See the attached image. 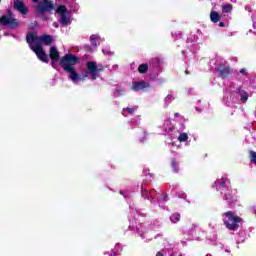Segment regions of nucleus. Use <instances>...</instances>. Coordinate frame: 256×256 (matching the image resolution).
<instances>
[{"instance_id": "f257e3e1", "label": "nucleus", "mask_w": 256, "mask_h": 256, "mask_svg": "<svg viewBox=\"0 0 256 256\" xmlns=\"http://www.w3.org/2000/svg\"><path fill=\"white\" fill-rule=\"evenodd\" d=\"M26 39L30 49L36 53L38 59L43 61V63H49V57H47V54L43 50V45L52 44L53 37L49 35L39 36L35 33H30L27 35Z\"/></svg>"}, {"instance_id": "f03ea898", "label": "nucleus", "mask_w": 256, "mask_h": 256, "mask_svg": "<svg viewBox=\"0 0 256 256\" xmlns=\"http://www.w3.org/2000/svg\"><path fill=\"white\" fill-rule=\"evenodd\" d=\"M79 62V58L73 54H66L62 57L60 60V65L63 67L64 71L69 74V79L74 83V85H77L79 81H85L86 76H81L75 71V67L73 65H77Z\"/></svg>"}, {"instance_id": "7ed1b4c3", "label": "nucleus", "mask_w": 256, "mask_h": 256, "mask_svg": "<svg viewBox=\"0 0 256 256\" xmlns=\"http://www.w3.org/2000/svg\"><path fill=\"white\" fill-rule=\"evenodd\" d=\"M224 225L230 231H235L239 227V223H241V217L237 216L235 212L228 211L222 215Z\"/></svg>"}, {"instance_id": "20e7f679", "label": "nucleus", "mask_w": 256, "mask_h": 256, "mask_svg": "<svg viewBox=\"0 0 256 256\" xmlns=\"http://www.w3.org/2000/svg\"><path fill=\"white\" fill-rule=\"evenodd\" d=\"M86 73L80 75V77H85V79H87V77H89L90 75V79L92 81H95V79H97L99 77V73H101V71H103V68L97 66V63L95 62H87L86 63Z\"/></svg>"}, {"instance_id": "39448f33", "label": "nucleus", "mask_w": 256, "mask_h": 256, "mask_svg": "<svg viewBox=\"0 0 256 256\" xmlns=\"http://www.w3.org/2000/svg\"><path fill=\"white\" fill-rule=\"evenodd\" d=\"M0 25H4L5 27L15 29L19 27V21L15 19V16H13V13L9 10L8 15L1 16Z\"/></svg>"}, {"instance_id": "423d86ee", "label": "nucleus", "mask_w": 256, "mask_h": 256, "mask_svg": "<svg viewBox=\"0 0 256 256\" xmlns=\"http://www.w3.org/2000/svg\"><path fill=\"white\" fill-rule=\"evenodd\" d=\"M34 3H37L39 0H32ZM55 9V5L51 0H43V4H38L35 7V11L38 15H43L44 13H49Z\"/></svg>"}, {"instance_id": "0eeeda50", "label": "nucleus", "mask_w": 256, "mask_h": 256, "mask_svg": "<svg viewBox=\"0 0 256 256\" xmlns=\"http://www.w3.org/2000/svg\"><path fill=\"white\" fill-rule=\"evenodd\" d=\"M227 178L222 177L216 180L214 187H216L217 191H220V193H224L226 201H230L231 194L227 193Z\"/></svg>"}, {"instance_id": "6e6552de", "label": "nucleus", "mask_w": 256, "mask_h": 256, "mask_svg": "<svg viewBox=\"0 0 256 256\" xmlns=\"http://www.w3.org/2000/svg\"><path fill=\"white\" fill-rule=\"evenodd\" d=\"M57 13L60 16V23L64 27H67L71 23V16L69 15V12H67V7L65 6H59L57 8Z\"/></svg>"}, {"instance_id": "1a4fd4ad", "label": "nucleus", "mask_w": 256, "mask_h": 256, "mask_svg": "<svg viewBox=\"0 0 256 256\" xmlns=\"http://www.w3.org/2000/svg\"><path fill=\"white\" fill-rule=\"evenodd\" d=\"M150 85L149 83L145 81H138L132 83V91H143V89H149Z\"/></svg>"}, {"instance_id": "9d476101", "label": "nucleus", "mask_w": 256, "mask_h": 256, "mask_svg": "<svg viewBox=\"0 0 256 256\" xmlns=\"http://www.w3.org/2000/svg\"><path fill=\"white\" fill-rule=\"evenodd\" d=\"M14 7H15V9H17V11L22 13V15H26L27 14V8H25V4L23 3V1H21V0H14Z\"/></svg>"}, {"instance_id": "9b49d317", "label": "nucleus", "mask_w": 256, "mask_h": 256, "mask_svg": "<svg viewBox=\"0 0 256 256\" xmlns=\"http://www.w3.org/2000/svg\"><path fill=\"white\" fill-rule=\"evenodd\" d=\"M50 59L52 61V65L54 63H57V61H59V50H57L55 46H52L50 48Z\"/></svg>"}, {"instance_id": "f8f14e48", "label": "nucleus", "mask_w": 256, "mask_h": 256, "mask_svg": "<svg viewBox=\"0 0 256 256\" xmlns=\"http://www.w3.org/2000/svg\"><path fill=\"white\" fill-rule=\"evenodd\" d=\"M90 41H91L92 45H94V47H99V45H101V41H103V39H101V36L94 34L90 37Z\"/></svg>"}, {"instance_id": "ddd939ff", "label": "nucleus", "mask_w": 256, "mask_h": 256, "mask_svg": "<svg viewBox=\"0 0 256 256\" xmlns=\"http://www.w3.org/2000/svg\"><path fill=\"white\" fill-rule=\"evenodd\" d=\"M210 19L212 23H219V21H221V16L219 13H217V11H212L210 14Z\"/></svg>"}, {"instance_id": "4468645a", "label": "nucleus", "mask_w": 256, "mask_h": 256, "mask_svg": "<svg viewBox=\"0 0 256 256\" xmlns=\"http://www.w3.org/2000/svg\"><path fill=\"white\" fill-rule=\"evenodd\" d=\"M180 220H181V215L179 213H174L170 217V221L172 223H179Z\"/></svg>"}, {"instance_id": "2eb2a0df", "label": "nucleus", "mask_w": 256, "mask_h": 256, "mask_svg": "<svg viewBox=\"0 0 256 256\" xmlns=\"http://www.w3.org/2000/svg\"><path fill=\"white\" fill-rule=\"evenodd\" d=\"M221 77H228L231 74V69H219Z\"/></svg>"}, {"instance_id": "dca6fc26", "label": "nucleus", "mask_w": 256, "mask_h": 256, "mask_svg": "<svg viewBox=\"0 0 256 256\" xmlns=\"http://www.w3.org/2000/svg\"><path fill=\"white\" fill-rule=\"evenodd\" d=\"M187 139H189V135H187V133H181L178 136V141H180V143H185V141H187Z\"/></svg>"}, {"instance_id": "f3484780", "label": "nucleus", "mask_w": 256, "mask_h": 256, "mask_svg": "<svg viewBox=\"0 0 256 256\" xmlns=\"http://www.w3.org/2000/svg\"><path fill=\"white\" fill-rule=\"evenodd\" d=\"M147 69H149V66L147 64H141L138 67L139 73H147Z\"/></svg>"}, {"instance_id": "a211bd4d", "label": "nucleus", "mask_w": 256, "mask_h": 256, "mask_svg": "<svg viewBox=\"0 0 256 256\" xmlns=\"http://www.w3.org/2000/svg\"><path fill=\"white\" fill-rule=\"evenodd\" d=\"M233 7L231 4H226L225 6L222 7L223 13H231Z\"/></svg>"}, {"instance_id": "6ab92c4d", "label": "nucleus", "mask_w": 256, "mask_h": 256, "mask_svg": "<svg viewBox=\"0 0 256 256\" xmlns=\"http://www.w3.org/2000/svg\"><path fill=\"white\" fill-rule=\"evenodd\" d=\"M174 99H175V96L173 94H169L165 98V103H171V101H174Z\"/></svg>"}, {"instance_id": "aec40b11", "label": "nucleus", "mask_w": 256, "mask_h": 256, "mask_svg": "<svg viewBox=\"0 0 256 256\" xmlns=\"http://www.w3.org/2000/svg\"><path fill=\"white\" fill-rule=\"evenodd\" d=\"M241 99L244 103L247 101V99H249V95L247 94V92L242 93Z\"/></svg>"}, {"instance_id": "412c9836", "label": "nucleus", "mask_w": 256, "mask_h": 256, "mask_svg": "<svg viewBox=\"0 0 256 256\" xmlns=\"http://www.w3.org/2000/svg\"><path fill=\"white\" fill-rule=\"evenodd\" d=\"M251 155V161H253V163H256V152H250Z\"/></svg>"}, {"instance_id": "4be33fe9", "label": "nucleus", "mask_w": 256, "mask_h": 256, "mask_svg": "<svg viewBox=\"0 0 256 256\" xmlns=\"http://www.w3.org/2000/svg\"><path fill=\"white\" fill-rule=\"evenodd\" d=\"M179 163H177V161L173 160L172 161V167L174 169V171H178L177 167H178Z\"/></svg>"}, {"instance_id": "5701e85b", "label": "nucleus", "mask_w": 256, "mask_h": 256, "mask_svg": "<svg viewBox=\"0 0 256 256\" xmlns=\"http://www.w3.org/2000/svg\"><path fill=\"white\" fill-rule=\"evenodd\" d=\"M123 111H127L130 113V115H132V113H135V108H125Z\"/></svg>"}, {"instance_id": "b1692460", "label": "nucleus", "mask_w": 256, "mask_h": 256, "mask_svg": "<svg viewBox=\"0 0 256 256\" xmlns=\"http://www.w3.org/2000/svg\"><path fill=\"white\" fill-rule=\"evenodd\" d=\"M165 250H162L156 254V256H164Z\"/></svg>"}, {"instance_id": "393cba45", "label": "nucleus", "mask_w": 256, "mask_h": 256, "mask_svg": "<svg viewBox=\"0 0 256 256\" xmlns=\"http://www.w3.org/2000/svg\"><path fill=\"white\" fill-rule=\"evenodd\" d=\"M240 73H241L242 75H245V73H247V70L241 69V70H240Z\"/></svg>"}, {"instance_id": "a878e982", "label": "nucleus", "mask_w": 256, "mask_h": 256, "mask_svg": "<svg viewBox=\"0 0 256 256\" xmlns=\"http://www.w3.org/2000/svg\"><path fill=\"white\" fill-rule=\"evenodd\" d=\"M219 27H225V23L220 22V23H219Z\"/></svg>"}, {"instance_id": "bb28decb", "label": "nucleus", "mask_w": 256, "mask_h": 256, "mask_svg": "<svg viewBox=\"0 0 256 256\" xmlns=\"http://www.w3.org/2000/svg\"><path fill=\"white\" fill-rule=\"evenodd\" d=\"M54 25V27L57 29V27H59V25L57 24V23H54L53 24Z\"/></svg>"}, {"instance_id": "cd10ccee", "label": "nucleus", "mask_w": 256, "mask_h": 256, "mask_svg": "<svg viewBox=\"0 0 256 256\" xmlns=\"http://www.w3.org/2000/svg\"><path fill=\"white\" fill-rule=\"evenodd\" d=\"M115 255H116V253L112 251L111 256H115Z\"/></svg>"}, {"instance_id": "c85d7f7f", "label": "nucleus", "mask_w": 256, "mask_h": 256, "mask_svg": "<svg viewBox=\"0 0 256 256\" xmlns=\"http://www.w3.org/2000/svg\"><path fill=\"white\" fill-rule=\"evenodd\" d=\"M252 211H253V213H255V214H256V208H253V210H252Z\"/></svg>"}, {"instance_id": "c756f323", "label": "nucleus", "mask_w": 256, "mask_h": 256, "mask_svg": "<svg viewBox=\"0 0 256 256\" xmlns=\"http://www.w3.org/2000/svg\"><path fill=\"white\" fill-rule=\"evenodd\" d=\"M178 256H181V255H178Z\"/></svg>"}]
</instances>
